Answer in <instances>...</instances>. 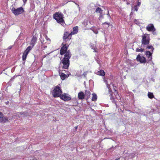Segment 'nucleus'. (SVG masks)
<instances>
[{
    "label": "nucleus",
    "instance_id": "f257e3e1",
    "mask_svg": "<svg viewBox=\"0 0 160 160\" xmlns=\"http://www.w3.org/2000/svg\"><path fill=\"white\" fill-rule=\"evenodd\" d=\"M28 114L26 113H21L20 112H18L16 115H14L12 117V118H8V119L6 117H4L3 114L2 113L0 112V122L2 123H5L8 121L9 120H11L13 119H15V117H20L21 116L23 117H27L28 116Z\"/></svg>",
    "mask_w": 160,
    "mask_h": 160
},
{
    "label": "nucleus",
    "instance_id": "f03ea898",
    "mask_svg": "<svg viewBox=\"0 0 160 160\" xmlns=\"http://www.w3.org/2000/svg\"><path fill=\"white\" fill-rule=\"evenodd\" d=\"M71 56V54L69 51H68L64 55V57L62 61V67L64 69H67L69 65V59Z\"/></svg>",
    "mask_w": 160,
    "mask_h": 160
},
{
    "label": "nucleus",
    "instance_id": "7ed1b4c3",
    "mask_svg": "<svg viewBox=\"0 0 160 160\" xmlns=\"http://www.w3.org/2000/svg\"><path fill=\"white\" fill-rule=\"evenodd\" d=\"M53 18L56 20L58 23H60L62 26H64L65 24L63 19V15L61 12H55L53 15Z\"/></svg>",
    "mask_w": 160,
    "mask_h": 160
},
{
    "label": "nucleus",
    "instance_id": "20e7f679",
    "mask_svg": "<svg viewBox=\"0 0 160 160\" xmlns=\"http://www.w3.org/2000/svg\"><path fill=\"white\" fill-rule=\"evenodd\" d=\"M142 47H146L149 43L150 40L149 35L147 34H143L142 36Z\"/></svg>",
    "mask_w": 160,
    "mask_h": 160
},
{
    "label": "nucleus",
    "instance_id": "39448f33",
    "mask_svg": "<svg viewBox=\"0 0 160 160\" xmlns=\"http://www.w3.org/2000/svg\"><path fill=\"white\" fill-rule=\"evenodd\" d=\"M62 93L61 88L58 86L55 87L53 90L52 94L55 98L58 97L61 95Z\"/></svg>",
    "mask_w": 160,
    "mask_h": 160
},
{
    "label": "nucleus",
    "instance_id": "423d86ee",
    "mask_svg": "<svg viewBox=\"0 0 160 160\" xmlns=\"http://www.w3.org/2000/svg\"><path fill=\"white\" fill-rule=\"evenodd\" d=\"M11 10L12 12L16 16L22 13L24 11L22 7H20L16 9L13 7L12 8Z\"/></svg>",
    "mask_w": 160,
    "mask_h": 160
},
{
    "label": "nucleus",
    "instance_id": "0eeeda50",
    "mask_svg": "<svg viewBox=\"0 0 160 160\" xmlns=\"http://www.w3.org/2000/svg\"><path fill=\"white\" fill-rule=\"evenodd\" d=\"M43 36L45 38V39L41 35L40 41L41 43L43 45L49 44L51 42L50 39L46 36L43 35Z\"/></svg>",
    "mask_w": 160,
    "mask_h": 160
},
{
    "label": "nucleus",
    "instance_id": "6e6552de",
    "mask_svg": "<svg viewBox=\"0 0 160 160\" xmlns=\"http://www.w3.org/2000/svg\"><path fill=\"white\" fill-rule=\"evenodd\" d=\"M61 99L65 101H68L71 99L70 96L68 94L64 93L59 96Z\"/></svg>",
    "mask_w": 160,
    "mask_h": 160
},
{
    "label": "nucleus",
    "instance_id": "1a4fd4ad",
    "mask_svg": "<svg viewBox=\"0 0 160 160\" xmlns=\"http://www.w3.org/2000/svg\"><path fill=\"white\" fill-rule=\"evenodd\" d=\"M66 42H63L62 43V45L63 46L61 48L60 50V54L61 55H63L64 53L65 54L67 52L68 48L66 46Z\"/></svg>",
    "mask_w": 160,
    "mask_h": 160
},
{
    "label": "nucleus",
    "instance_id": "9d476101",
    "mask_svg": "<svg viewBox=\"0 0 160 160\" xmlns=\"http://www.w3.org/2000/svg\"><path fill=\"white\" fill-rule=\"evenodd\" d=\"M106 84L107 85V87L108 89L109 93L111 92V89L110 88L111 86L112 85V86L113 84H112V82L110 79H108L106 81Z\"/></svg>",
    "mask_w": 160,
    "mask_h": 160
},
{
    "label": "nucleus",
    "instance_id": "9b49d317",
    "mask_svg": "<svg viewBox=\"0 0 160 160\" xmlns=\"http://www.w3.org/2000/svg\"><path fill=\"white\" fill-rule=\"evenodd\" d=\"M71 35L70 34H69V33L67 32H65L64 34V35H63V39H64V42H66L67 43V42L68 41V39H66L67 38H68V37L70 35ZM71 39V38L68 40H69Z\"/></svg>",
    "mask_w": 160,
    "mask_h": 160
},
{
    "label": "nucleus",
    "instance_id": "f8f14e48",
    "mask_svg": "<svg viewBox=\"0 0 160 160\" xmlns=\"http://www.w3.org/2000/svg\"><path fill=\"white\" fill-rule=\"evenodd\" d=\"M137 59L138 61H139L141 63L145 62V58L143 56H141L139 55H138L137 56Z\"/></svg>",
    "mask_w": 160,
    "mask_h": 160
},
{
    "label": "nucleus",
    "instance_id": "ddd939ff",
    "mask_svg": "<svg viewBox=\"0 0 160 160\" xmlns=\"http://www.w3.org/2000/svg\"><path fill=\"white\" fill-rule=\"evenodd\" d=\"M147 30L149 31H151L154 30L155 28L153 25L152 24H148L146 27Z\"/></svg>",
    "mask_w": 160,
    "mask_h": 160
},
{
    "label": "nucleus",
    "instance_id": "4468645a",
    "mask_svg": "<svg viewBox=\"0 0 160 160\" xmlns=\"http://www.w3.org/2000/svg\"><path fill=\"white\" fill-rule=\"evenodd\" d=\"M146 54L149 61H150L152 60V53L150 51H147L146 52Z\"/></svg>",
    "mask_w": 160,
    "mask_h": 160
},
{
    "label": "nucleus",
    "instance_id": "2eb2a0df",
    "mask_svg": "<svg viewBox=\"0 0 160 160\" xmlns=\"http://www.w3.org/2000/svg\"><path fill=\"white\" fill-rule=\"evenodd\" d=\"M96 12L97 13H100V19L103 18V15L102 14V10L99 8H97L96 9Z\"/></svg>",
    "mask_w": 160,
    "mask_h": 160
},
{
    "label": "nucleus",
    "instance_id": "dca6fc26",
    "mask_svg": "<svg viewBox=\"0 0 160 160\" xmlns=\"http://www.w3.org/2000/svg\"><path fill=\"white\" fill-rule=\"evenodd\" d=\"M37 38L36 37L33 36L30 42L31 45L32 46V47H33L37 41Z\"/></svg>",
    "mask_w": 160,
    "mask_h": 160
},
{
    "label": "nucleus",
    "instance_id": "f3484780",
    "mask_svg": "<svg viewBox=\"0 0 160 160\" xmlns=\"http://www.w3.org/2000/svg\"><path fill=\"white\" fill-rule=\"evenodd\" d=\"M78 32V27L77 26H76L74 27L73 28V31H72L70 34L71 35H72L74 34H75L77 33Z\"/></svg>",
    "mask_w": 160,
    "mask_h": 160
},
{
    "label": "nucleus",
    "instance_id": "a211bd4d",
    "mask_svg": "<svg viewBox=\"0 0 160 160\" xmlns=\"http://www.w3.org/2000/svg\"><path fill=\"white\" fill-rule=\"evenodd\" d=\"M78 98L80 99H82L84 98L85 95L83 92H81L78 94Z\"/></svg>",
    "mask_w": 160,
    "mask_h": 160
},
{
    "label": "nucleus",
    "instance_id": "6ab92c4d",
    "mask_svg": "<svg viewBox=\"0 0 160 160\" xmlns=\"http://www.w3.org/2000/svg\"><path fill=\"white\" fill-rule=\"evenodd\" d=\"M97 74L99 75L104 76L105 75V72H104L103 70H101L99 71H98L97 72Z\"/></svg>",
    "mask_w": 160,
    "mask_h": 160
},
{
    "label": "nucleus",
    "instance_id": "aec40b11",
    "mask_svg": "<svg viewBox=\"0 0 160 160\" xmlns=\"http://www.w3.org/2000/svg\"><path fill=\"white\" fill-rule=\"evenodd\" d=\"M92 96V100L93 101H96L97 99V96L96 94L95 93H93Z\"/></svg>",
    "mask_w": 160,
    "mask_h": 160
},
{
    "label": "nucleus",
    "instance_id": "412c9836",
    "mask_svg": "<svg viewBox=\"0 0 160 160\" xmlns=\"http://www.w3.org/2000/svg\"><path fill=\"white\" fill-rule=\"evenodd\" d=\"M28 53L24 52L22 56V59L23 61H24V62H25V60H26L27 56L28 55Z\"/></svg>",
    "mask_w": 160,
    "mask_h": 160
},
{
    "label": "nucleus",
    "instance_id": "4be33fe9",
    "mask_svg": "<svg viewBox=\"0 0 160 160\" xmlns=\"http://www.w3.org/2000/svg\"><path fill=\"white\" fill-rule=\"evenodd\" d=\"M84 95L85 96H86L87 98H89L90 97L91 93L89 91L86 90Z\"/></svg>",
    "mask_w": 160,
    "mask_h": 160
},
{
    "label": "nucleus",
    "instance_id": "5701e85b",
    "mask_svg": "<svg viewBox=\"0 0 160 160\" xmlns=\"http://www.w3.org/2000/svg\"><path fill=\"white\" fill-rule=\"evenodd\" d=\"M60 74L61 76V78L62 80H64L66 77H67V75L63 73H62L61 74L60 73Z\"/></svg>",
    "mask_w": 160,
    "mask_h": 160
},
{
    "label": "nucleus",
    "instance_id": "b1692460",
    "mask_svg": "<svg viewBox=\"0 0 160 160\" xmlns=\"http://www.w3.org/2000/svg\"><path fill=\"white\" fill-rule=\"evenodd\" d=\"M33 47H32V46H30L28 47L24 52L28 53L32 49Z\"/></svg>",
    "mask_w": 160,
    "mask_h": 160
},
{
    "label": "nucleus",
    "instance_id": "393cba45",
    "mask_svg": "<svg viewBox=\"0 0 160 160\" xmlns=\"http://www.w3.org/2000/svg\"><path fill=\"white\" fill-rule=\"evenodd\" d=\"M90 29L95 34H98V32L97 29L94 27H92L90 28Z\"/></svg>",
    "mask_w": 160,
    "mask_h": 160
},
{
    "label": "nucleus",
    "instance_id": "a878e982",
    "mask_svg": "<svg viewBox=\"0 0 160 160\" xmlns=\"http://www.w3.org/2000/svg\"><path fill=\"white\" fill-rule=\"evenodd\" d=\"M148 96L149 98L150 99H152L154 98V95L152 93L148 92Z\"/></svg>",
    "mask_w": 160,
    "mask_h": 160
},
{
    "label": "nucleus",
    "instance_id": "bb28decb",
    "mask_svg": "<svg viewBox=\"0 0 160 160\" xmlns=\"http://www.w3.org/2000/svg\"><path fill=\"white\" fill-rule=\"evenodd\" d=\"M142 48H137L136 49V51L137 52H143L144 50V49L143 48L144 47Z\"/></svg>",
    "mask_w": 160,
    "mask_h": 160
},
{
    "label": "nucleus",
    "instance_id": "cd10ccee",
    "mask_svg": "<svg viewBox=\"0 0 160 160\" xmlns=\"http://www.w3.org/2000/svg\"><path fill=\"white\" fill-rule=\"evenodd\" d=\"M146 47H147V48L148 49H151V50L150 51V52H153L154 48L152 46H148V45H147Z\"/></svg>",
    "mask_w": 160,
    "mask_h": 160
},
{
    "label": "nucleus",
    "instance_id": "c85d7f7f",
    "mask_svg": "<svg viewBox=\"0 0 160 160\" xmlns=\"http://www.w3.org/2000/svg\"><path fill=\"white\" fill-rule=\"evenodd\" d=\"M136 154V153H132L129 154V157L130 158H133L134 157V156Z\"/></svg>",
    "mask_w": 160,
    "mask_h": 160
},
{
    "label": "nucleus",
    "instance_id": "c756f323",
    "mask_svg": "<svg viewBox=\"0 0 160 160\" xmlns=\"http://www.w3.org/2000/svg\"><path fill=\"white\" fill-rule=\"evenodd\" d=\"M91 47L92 49L94 50L93 52H97V48H96L94 46H92V45H91Z\"/></svg>",
    "mask_w": 160,
    "mask_h": 160
},
{
    "label": "nucleus",
    "instance_id": "7c9ffc66",
    "mask_svg": "<svg viewBox=\"0 0 160 160\" xmlns=\"http://www.w3.org/2000/svg\"><path fill=\"white\" fill-rule=\"evenodd\" d=\"M117 94L116 95V98L118 100L120 99V97L119 96V94L117 92H116Z\"/></svg>",
    "mask_w": 160,
    "mask_h": 160
},
{
    "label": "nucleus",
    "instance_id": "2f4dec72",
    "mask_svg": "<svg viewBox=\"0 0 160 160\" xmlns=\"http://www.w3.org/2000/svg\"><path fill=\"white\" fill-rule=\"evenodd\" d=\"M152 32V33L153 34V35H156V29L155 28V29L154 30H153L152 31H151Z\"/></svg>",
    "mask_w": 160,
    "mask_h": 160
},
{
    "label": "nucleus",
    "instance_id": "473e14b6",
    "mask_svg": "<svg viewBox=\"0 0 160 160\" xmlns=\"http://www.w3.org/2000/svg\"><path fill=\"white\" fill-rule=\"evenodd\" d=\"M138 6H135L134 7V9L136 11H137L138 10Z\"/></svg>",
    "mask_w": 160,
    "mask_h": 160
},
{
    "label": "nucleus",
    "instance_id": "72a5a7b5",
    "mask_svg": "<svg viewBox=\"0 0 160 160\" xmlns=\"http://www.w3.org/2000/svg\"><path fill=\"white\" fill-rule=\"evenodd\" d=\"M83 24L86 27L88 24V22L84 21L83 22Z\"/></svg>",
    "mask_w": 160,
    "mask_h": 160
},
{
    "label": "nucleus",
    "instance_id": "f704fd0d",
    "mask_svg": "<svg viewBox=\"0 0 160 160\" xmlns=\"http://www.w3.org/2000/svg\"><path fill=\"white\" fill-rule=\"evenodd\" d=\"M110 99L111 100H112V102L114 103H116V102L115 101L114 99L112 98V96L110 98Z\"/></svg>",
    "mask_w": 160,
    "mask_h": 160
},
{
    "label": "nucleus",
    "instance_id": "c9c22d12",
    "mask_svg": "<svg viewBox=\"0 0 160 160\" xmlns=\"http://www.w3.org/2000/svg\"><path fill=\"white\" fill-rule=\"evenodd\" d=\"M141 4V2H138L137 5L136 6H138V7H139Z\"/></svg>",
    "mask_w": 160,
    "mask_h": 160
},
{
    "label": "nucleus",
    "instance_id": "e433bc0d",
    "mask_svg": "<svg viewBox=\"0 0 160 160\" xmlns=\"http://www.w3.org/2000/svg\"><path fill=\"white\" fill-rule=\"evenodd\" d=\"M24 4L25 5L27 1V0H22Z\"/></svg>",
    "mask_w": 160,
    "mask_h": 160
},
{
    "label": "nucleus",
    "instance_id": "4c0bfd02",
    "mask_svg": "<svg viewBox=\"0 0 160 160\" xmlns=\"http://www.w3.org/2000/svg\"><path fill=\"white\" fill-rule=\"evenodd\" d=\"M87 72H84L83 74V75H84V77H85V76L87 75Z\"/></svg>",
    "mask_w": 160,
    "mask_h": 160
},
{
    "label": "nucleus",
    "instance_id": "58836bf2",
    "mask_svg": "<svg viewBox=\"0 0 160 160\" xmlns=\"http://www.w3.org/2000/svg\"><path fill=\"white\" fill-rule=\"evenodd\" d=\"M12 48V46H9L8 47V49H11V48Z\"/></svg>",
    "mask_w": 160,
    "mask_h": 160
},
{
    "label": "nucleus",
    "instance_id": "ea45409f",
    "mask_svg": "<svg viewBox=\"0 0 160 160\" xmlns=\"http://www.w3.org/2000/svg\"><path fill=\"white\" fill-rule=\"evenodd\" d=\"M107 15H108V17L109 18H110V16L109 13V11H108V13L107 14Z\"/></svg>",
    "mask_w": 160,
    "mask_h": 160
},
{
    "label": "nucleus",
    "instance_id": "a19ab883",
    "mask_svg": "<svg viewBox=\"0 0 160 160\" xmlns=\"http://www.w3.org/2000/svg\"><path fill=\"white\" fill-rule=\"evenodd\" d=\"M43 47L44 48H45L47 47V46H44Z\"/></svg>",
    "mask_w": 160,
    "mask_h": 160
},
{
    "label": "nucleus",
    "instance_id": "79ce46f5",
    "mask_svg": "<svg viewBox=\"0 0 160 160\" xmlns=\"http://www.w3.org/2000/svg\"><path fill=\"white\" fill-rule=\"evenodd\" d=\"M120 160V158H118V159H116L115 160Z\"/></svg>",
    "mask_w": 160,
    "mask_h": 160
},
{
    "label": "nucleus",
    "instance_id": "37998d69",
    "mask_svg": "<svg viewBox=\"0 0 160 160\" xmlns=\"http://www.w3.org/2000/svg\"><path fill=\"white\" fill-rule=\"evenodd\" d=\"M136 21H137V20H135V22L136 23V24H137V23L136 22Z\"/></svg>",
    "mask_w": 160,
    "mask_h": 160
},
{
    "label": "nucleus",
    "instance_id": "c03bdc74",
    "mask_svg": "<svg viewBox=\"0 0 160 160\" xmlns=\"http://www.w3.org/2000/svg\"><path fill=\"white\" fill-rule=\"evenodd\" d=\"M105 23H106V24H108H108H109V23H107V22H105L104 23V24H105Z\"/></svg>",
    "mask_w": 160,
    "mask_h": 160
},
{
    "label": "nucleus",
    "instance_id": "a18cd8bd",
    "mask_svg": "<svg viewBox=\"0 0 160 160\" xmlns=\"http://www.w3.org/2000/svg\"><path fill=\"white\" fill-rule=\"evenodd\" d=\"M77 128H78V127H75V129L77 130Z\"/></svg>",
    "mask_w": 160,
    "mask_h": 160
},
{
    "label": "nucleus",
    "instance_id": "49530a36",
    "mask_svg": "<svg viewBox=\"0 0 160 160\" xmlns=\"http://www.w3.org/2000/svg\"><path fill=\"white\" fill-rule=\"evenodd\" d=\"M104 82H105V79H104Z\"/></svg>",
    "mask_w": 160,
    "mask_h": 160
},
{
    "label": "nucleus",
    "instance_id": "de8ad7c7",
    "mask_svg": "<svg viewBox=\"0 0 160 160\" xmlns=\"http://www.w3.org/2000/svg\"><path fill=\"white\" fill-rule=\"evenodd\" d=\"M28 160H31V159H29Z\"/></svg>",
    "mask_w": 160,
    "mask_h": 160
}]
</instances>
